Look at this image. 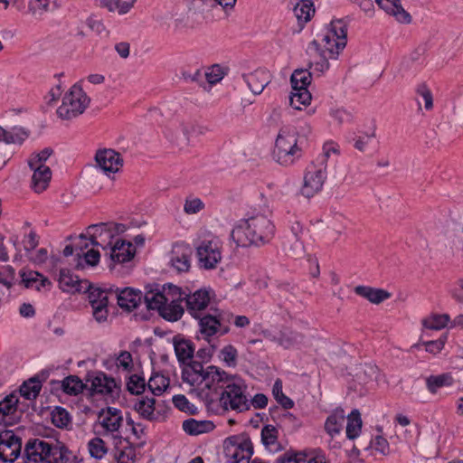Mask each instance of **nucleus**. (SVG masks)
<instances>
[{"label": "nucleus", "instance_id": "f257e3e1", "mask_svg": "<svg viewBox=\"0 0 463 463\" xmlns=\"http://www.w3.org/2000/svg\"><path fill=\"white\" fill-rule=\"evenodd\" d=\"M231 376L214 365L204 368L202 363L196 361H191L182 372L183 381L190 384L211 409L214 408L218 394Z\"/></svg>", "mask_w": 463, "mask_h": 463}, {"label": "nucleus", "instance_id": "f03ea898", "mask_svg": "<svg viewBox=\"0 0 463 463\" xmlns=\"http://www.w3.org/2000/svg\"><path fill=\"white\" fill-rule=\"evenodd\" d=\"M275 226L264 214L241 220L232 230L231 238L239 247L261 246L273 238Z\"/></svg>", "mask_w": 463, "mask_h": 463}, {"label": "nucleus", "instance_id": "7ed1b4c3", "mask_svg": "<svg viewBox=\"0 0 463 463\" xmlns=\"http://www.w3.org/2000/svg\"><path fill=\"white\" fill-rule=\"evenodd\" d=\"M24 463H71L76 459L65 445L43 439H30L25 443Z\"/></svg>", "mask_w": 463, "mask_h": 463}, {"label": "nucleus", "instance_id": "20e7f679", "mask_svg": "<svg viewBox=\"0 0 463 463\" xmlns=\"http://www.w3.org/2000/svg\"><path fill=\"white\" fill-rule=\"evenodd\" d=\"M248 386L243 379L232 375L218 394L213 409L222 411H234L244 412L249 411Z\"/></svg>", "mask_w": 463, "mask_h": 463}, {"label": "nucleus", "instance_id": "39448f33", "mask_svg": "<svg viewBox=\"0 0 463 463\" xmlns=\"http://www.w3.org/2000/svg\"><path fill=\"white\" fill-rule=\"evenodd\" d=\"M302 156V149L298 145L295 132L281 128L273 150L274 159L281 165H292Z\"/></svg>", "mask_w": 463, "mask_h": 463}, {"label": "nucleus", "instance_id": "423d86ee", "mask_svg": "<svg viewBox=\"0 0 463 463\" xmlns=\"http://www.w3.org/2000/svg\"><path fill=\"white\" fill-rule=\"evenodd\" d=\"M347 27L342 20L332 21L330 27L323 33L321 51L326 52L330 59H336L340 51L346 45Z\"/></svg>", "mask_w": 463, "mask_h": 463}, {"label": "nucleus", "instance_id": "0eeeda50", "mask_svg": "<svg viewBox=\"0 0 463 463\" xmlns=\"http://www.w3.org/2000/svg\"><path fill=\"white\" fill-rule=\"evenodd\" d=\"M90 103V99L77 84L71 88L61 105L57 109L58 116L62 119H71L82 114Z\"/></svg>", "mask_w": 463, "mask_h": 463}, {"label": "nucleus", "instance_id": "6e6552de", "mask_svg": "<svg viewBox=\"0 0 463 463\" xmlns=\"http://www.w3.org/2000/svg\"><path fill=\"white\" fill-rule=\"evenodd\" d=\"M83 292L88 293L89 302L92 307L93 317L96 321L99 323L106 321L109 315V298L113 295V292H110L109 288H101L91 285L90 282L89 287Z\"/></svg>", "mask_w": 463, "mask_h": 463}, {"label": "nucleus", "instance_id": "1a4fd4ad", "mask_svg": "<svg viewBox=\"0 0 463 463\" xmlns=\"http://www.w3.org/2000/svg\"><path fill=\"white\" fill-rule=\"evenodd\" d=\"M222 244L218 239L204 240L196 247V255L201 268L213 269L222 260Z\"/></svg>", "mask_w": 463, "mask_h": 463}, {"label": "nucleus", "instance_id": "9d476101", "mask_svg": "<svg viewBox=\"0 0 463 463\" xmlns=\"http://www.w3.org/2000/svg\"><path fill=\"white\" fill-rule=\"evenodd\" d=\"M224 454L226 463H250L253 455V446L250 439L238 441L237 438L232 437L224 443Z\"/></svg>", "mask_w": 463, "mask_h": 463}, {"label": "nucleus", "instance_id": "9b49d317", "mask_svg": "<svg viewBox=\"0 0 463 463\" xmlns=\"http://www.w3.org/2000/svg\"><path fill=\"white\" fill-rule=\"evenodd\" d=\"M186 292L181 288L169 284L163 286L162 289L149 290L144 296L145 303L150 305L156 303L162 304L166 302L182 303L185 299Z\"/></svg>", "mask_w": 463, "mask_h": 463}, {"label": "nucleus", "instance_id": "f8f14e48", "mask_svg": "<svg viewBox=\"0 0 463 463\" xmlns=\"http://www.w3.org/2000/svg\"><path fill=\"white\" fill-rule=\"evenodd\" d=\"M326 165L322 162L318 167L312 165L307 169L304 175V184L301 188L302 195L310 198L322 189L326 179Z\"/></svg>", "mask_w": 463, "mask_h": 463}, {"label": "nucleus", "instance_id": "ddd939ff", "mask_svg": "<svg viewBox=\"0 0 463 463\" xmlns=\"http://www.w3.org/2000/svg\"><path fill=\"white\" fill-rule=\"evenodd\" d=\"M22 439L12 430L0 432V459L13 463L21 455Z\"/></svg>", "mask_w": 463, "mask_h": 463}, {"label": "nucleus", "instance_id": "4468645a", "mask_svg": "<svg viewBox=\"0 0 463 463\" xmlns=\"http://www.w3.org/2000/svg\"><path fill=\"white\" fill-rule=\"evenodd\" d=\"M195 318L199 321V331L206 340L218 334L223 335L230 330L228 326L222 324L221 314L217 309L213 314H201Z\"/></svg>", "mask_w": 463, "mask_h": 463}, {"label": "nucleus", "instance_id": "2eb2a0df", "mask_svg": "<svg viewBox=\"0 0 463 463\" xmlns=\"http://www.w3.org/2000/svg\"><path fill=\"white\" fill-rule=\"evenodd\" d=\"M192 248L185 242H175L170 252L169 264L178 272H186L190 269Z\"/></svg>", "mask_w": 463, "mask_h": 463}, {"label": "nucleus", "instance_id": "dca6fc26", "mask_svg": "<svg viewBox=\"0 0 463 463\" xmlns=\"http://www.w3.org/2000/svg\"><path fill=\"white\" fill-rule=\"evenodd\" d=\"M95 160L97 166L106 175L118 172L123 165L120 154L108 148L98 150Z\"/></svg>", "mask_w": 463, "mask_h": 463}, {"label": "nucleus", "instance_id": "f3484780", "mask_svg": "<svg viewBox=\"0 0 463 463\" xmlns=\"http://www.w3.org/2000/svg\"><path fill=\"white\" fill-rule=\"evenodd\" d=\"M110 292H113L118 305L127 310L131 311L137 307L142 300V292L132 288H119L117 287H109Z\"/></svg>", "mask_w": 463, "mask_h": 463}, {"label": "nucleus", "instance_id": "a211bd4d", "mask_svg": "<svg viewBox=\"0 0 463 463\" xmlns=\"http://www.w3.org/2000/svg\"><path fill=\"white\" fill-rule=\"evenodd\" d=\"M195 131V127L188 122L173 124L167 130V138L180 149L187 147L190 144V136Z\"/></svg>", "mask_w": 463, "mask_h": 463}, {"label": "nucleus", "instance_id": "6ab92c4d", "mask_svg": "<svg viewBox=\"0 0 463 463\" xmlns=\"http://www.w3.org/2000/svg\"><path fill=\"white\" fill-rule=\"evenodd\" d=\"M185 297L187 311L194 317L203 314L210 302L209 292L205 289H198L193 294L185 295Z\"/></svg>", "mask_w": 463, "mask_h": 463}, {"label": "nucleus", "instance_id": "aec40b11", "mask_svg": "<svg viewBox=\"0 0 463 463\" xmlns=\"http://www.w3.org/2000/svg\"><path fill=\"white\" fill-rule=\"evenodd\" d=\"M99 421L103 429V434H114L122 425L123 417L119 410L109 407L99 415Z\"/></svg>", "mask_w": 463, "mask_h": 463}, {"label": "nucleus", "instance_id": "412c9836", "mask_svg": "<svg viewBox=\"0 0 463 463\" xmlns=\"http://www.w3.org/2000/svg\"><path fill=\"white\" fill-rule=\"evenodd\" d=\"M148 309L157 310L158 314L165 320L175 322L179 320L184 315V309L182 303H156L150 305L146 303Z\"/></svg>", "mask_w": 463, "mask_h": 463}, {"label": "nucleus", "instance_id": "4be33fe9", "mask_svg": "<svg viewBox=\"0 0 463 463\" xmlns=\"http://www.w3.org/2000/svg\"><path fill=\"white\" fill-rule=\"evenodd\" d=\"M242 78L249 89L255 95L260 94L264 88L270 82L269 71L263 69H258L250 73L243 74Z\"/></svg>", "mask_w": 463, "mask_h": 463}, {"label": "nucleus", "instance_id": "5701e85b", "mask_svg": "<svg viewBox=\"0 0 463 463\" xmlns=\"http://www.w3.org/2000/svg\"><path fill=\"white\" fill-rule=\"evenodd\" d=\"M307 52L311 59L309 62L310 68L313 67L315 71L319 72H324L329 68V55L321 51L320 44L317 40H314L310 43L307 48Z\"/></svg>", "mask_w": 463, "mask_h": 463}, {"label": "nucleus", "instance_id": "b1692460", "mask_svg": "<svg viewBox=\"0 0 463 463\" xmlns=\"http://www.w3.org/2000/svg\"><path fill=\"white\" fill-rule=\"evenodd\" d=\"M381 9L392 15L399 23L410 24L411 16L404 10L400 0H375Z\"/></svg>", "mask_w": 463, "mask_h": 463}, {"label": "nucleus", "instance_id": "393cba45", "mask_svg": "<svg viewBox=\"0 0 463 463\" xmlns=\"http://www.w3.org/2000/svg\"><path fill=\"white\" fill-rule=\"evenodd\" d=\"M31 163L30 168L33 171L32 176V187L36 193L44 191L52 178V171L47 165H36Z\"/></svg>", "mask_w": 463, "mask_h": 463}, {"label": "nucleus", "instance_id": "a878e982", "mask_svg": "<svg viewBox=\"0 0 463 463\" xmlns=\"http://www.w3.org/2000/svg\"><path fill=\"white\" fill-rule=\"evenodd\" d=\"M19 398L15 393L7 395L0 401V424L12 425L17 411Z\"/></svg>", "mask_w": 463, "mask_h": 463}, {"label": "nucleus", "instance_id": "bb28decb", "mask_svg": "<svg viewBox=\"0 0 463 463\" xmlns=\"http://www.w3.org/2000/svg\"><path fill=\"white\" fill-rule=\"evenodd\" d=\"M135 251V248L131 242L124 240H117L110 249V259L114 262L125 263L134 257Z\"/></svg>", "mask_w": 463, "mask_h": 463}, {"label": "nucleus", "instance_id": "cd10ccee", "mask_svg": "<svg viewBox=\"0 0 463 463\" xmlns=\"http://www.w3.org/2000/svg\"><path fill=\"white\" fill-rule=\"evenodd\" d=\"M173 344L177 360L181 364H184L187 361L192 360L194 354V345L191 340L177 335L174 336Z\"/></svg>", "mask_w": 463, "mask_h": 463}, {"label": "nucleus", "instance_id": "c85d7f7f", "mask_svg": "<svg viewBox=\"0 0 463 463\" xmlns=\"http://www.w3.org/2000/svg\"><path fill=\"white\" fill-rule=\"evenodd\" d=\"M59 284L63 291L81 292L89 287L88 280H80L77 276H73L69 270L61 269L60 272Z\"/></svg>", "mask_w": 463, "mask_h": 463}, {"label": "nucleus", "instance_id": "c756f323", "mask_svg": "<svg viewBox=\"0 0 463 463\" xmlns=\"http://www.w3.org/2000/svg\"><path fill=\"white\" fill-rule=\"evenodd\" d=\"M90 388L94 393L112 394L114 390L118 388V383L114 378L99 372L92 377Z\"/></svg>", "mask_w": 463, "mask_h": 463}, {"label": "nucleus", "instance_id": "7c9ffc66", "mask_svg": "<svg viewBox=\"0 0 463 463\" xmlns=\"http://www.w3.org/2000/svg\"><path fill=\"white\" fill-rule=\"evenodd\" d=\"M354 291L356 295L376 305L391 298V294L387 290L369 286H356Z\"/></svg>", "mask_w": 463, "mask_h": 463}, {"label": "nucleus", "instance_id": "2f4dec72", "mask_svg": "<svg viewBox=\"0 0 463 463\" xmlns=\"http://www.w3.org/2000/svg\"><path fill=\"white\" fill-rule=\"evenodd\" d=\"M214 429L211 420H197L194 419L185 420L183 422V430L189 435H200L210 432Z\"/></svg>", "mask_w": 463, "mask_h": 463}, {"label": "nucleus", "instance_id": "473e14b6", "mask_svg": "<svg viewBox=\"0 0 463 463\" xmlns=\"http://www.w3.org/2000/svg\"><path fill=\"white\" fill-rule=\"evenodd\" d=\"M345 415L343 409L335 410L326 419L325 429L330 436L339 434L343 429Z\"/></svg>", "mask_w": 463, "mask_h": 463}, {"label": "nucleus", "instance_id": "72a5a7b5", "mask_svg": "<svg viewBox=\"0 0 463 463\" xmlns=\"http://www.w3.org/2000/svg\"><path fill=\"white\" fill-rule=\"evenodd\" d=\"M195 12H203L216 5H221L223 9H232L236 0H188Z\"/></svg>", "mask_w": 463, "mask_h": 463}, {"label": "nucleus", "instance_id": "f704fd0d", "mask_svg": "<svg viewBox=\"0 0 463 463\" xmlns=\"http://www.w3.org/2000/svg\"><path fill=\"white\" fill-rule=\"evenodd\" d=\"M107 223L91 224L87 228L86 234L90 238V244L93 246H101L102 242L99 241V238L105 239L112 238V232L107 228Z\"/></svg>", "mask_w": 463, "mask_h": 463}, {"label": "nucleus", "instance_id": "c9c22d12", "mask_svg": "<svg viewBox=\"0 0 463 463\" xmlns=\"http://www.w3.org/2000/svg\"><path fill=\"white\" fill-rule=\"evenodd\" d=\"M155 402L154 398L142 397L136 401L134 409L143 419L153 420L156 419Z\"/></svg>", "mask_w": 463, "mask_h": 463}, {"label": "nucleus", "instance_id": "e433bc0d", "mask_svg": "<svg viewBox=\"0 0 463 463\" xmlns=\"http://www.w3.org/2000/svg\"><path fill=\"white\" fill-rule=\"evenodd\" d=\"M362 429V419L358 410H354L347 416L346 437L349 439H356Z\"/></svg>", "mask_w": 463, "mask_h": 463}, {"label": "nucleus", "instance_id": "4c0bfd02", "mask_svg": "<svg viewBox=\"0 0 463 463\" xmlns=\"http://www.w3.org/2000/svg\"><path fill=\"white\" fill-rule=\"evenodd\" d=\"M294 13L299 23H307L315 13L314 3L311 0H300L296 5Z\"/></svg>", "mask_w": 463, "mask_h": 463}, {"label": "nucleus", "instance_id": "58836bf2", "mask_svg": "<svg viewBox=\"0 0 463 463\" xmlns=\"http://www.w3.org/2000/svg\"><path fill=\"white\" fill-rule=\"evenodd\" d=\"M303 336L290 330L281 331L274 340L285 349L292 348L301 343Z\"/></svg>", "mask_w": 463, "mask_h": 463}, {"label": "nucleus", "instance_id": "ea45409f", "mask_svg": "<svg viewBox=\"0 0 463 463\" xmlns=\"http://www.w3.org/2000/svg\"><path fill=\"white\" fill-rule=\"evenodd\" d=\"M278 430L273 425H266L261 430V440L263 445L269 450H278Z\"/></svg>", "mask_w": 463, "mask_h": 463}, {"label": "nucleus", "instance_id": "a19ab883", "mask_svg": "<svg viewBox=\"0 0 463 463\" xmlns=\"http://www.w3.org/2000/svg\"><path fill=\"white\" fill-rule=\"evenodd\" d=\"M293 91L289 96V103L295 109H301V106L309 104L311 100V94L307 89H292Z\"/></svg>", "mask_w": 463, "mask_h": 463}, {"label": "nucleus", "instance_id": "79ce46f5", "mask_svg": "<svg viewBox=\"0 0 463 463\" xmlns=\"http://www.w3.org/2000/svg\"><path fill=\"white\" fill-rule=\"evenodd\" d=\"M169 378L160 373L153 374L147 383V387L154 395H161L169 386Z\"/></svg>", "mask_w": 463, "mask_h": 463}, {"label": "nucleus", "instance_id": "37998d69", "mask_svg": "<svg viewBox=\"0 0 463 463\" xmlns=\"http://www.w3.org/2000/svg\"><path fill=\"white\" fill-rule=\"evenodd\" d=\"M42 383L35 378L24 382L20 387V394L26 400H34L40 393Z\"/></svg>", "mask_w": 463, "mask_h": 463}, {"label": "nucleus", "instance_id": "c03bdc74", "mask_svg": "<svg viewBox=\"0 0 463 463\" xmlns=\"http://www.w3.org/2000/svg\"><path fill=\"white\" fill-rule=\"evenodd\" d=\"M136 0H102V5L109 12H118L119 14H125L133 7Z\"/></svg>", "mask_w": 463, "mask_h": 463}, {"label": "nucleus", "instance_id": "a18cd8bd", "mask_svg": "<svg viewBox=\"0 0 463 463\" xmlns=\"http://www.w3.org/2000/svg\"><path fill=\"white\" fill-rule=\"evenodd\" d=\"M452 383V377L448 373L431 375L427 378L426 384L431 393H436L438 389L449 386Z\"/></svg>", "mask_w": 463, "mask_h": 463}, {"label": "nucleus", "instance_id": "49530a36", "mask_svg": "<svg viewBox=\"0 0 463 463\" xmlns=\"http://www.w3.org/2000/svg\"><path fill=\"white\" fill-rule=\"evenodd\" d=\"M62 390L70 395H77L84 389V384L77 376H68L61 383Z\"/></svg>", "mask_w": 463, "mask_h": 463}, {"label": "nucleus", "instance_id": "de8ad7c7", "mask_svg": "<svg viewBox=\"0 0 463 463\" xmlns=\"http://www.w3.org/2000/svg\"><path fill=\"white\" fill-rule=\"evenodd\" d=\"M274 463H318L316 458L307 459V455L302 452L288 451L276 459Z\"/></svg>", "mask_w": 463, "mask_h": 463}, {"label": "nucleus", "instance_id": "09e8293b", "mask_svg": "<svg viewBox=\"0 0 463 463\" xmlns=\"http://www.w3.org/2000/svg\"><path fill=\"white\" fill-rule=\"evenodd\" d=\"M292 89H307L311 82V73L307 70H295L290 78Z\"/></svg>", "mask_w": 463, "mask_h": 463}, {"label": "nucleus", "instance_id": "8fccbe9b", "mask_svg": "<svg viewBox=\"0 0 463 463\" xmlns=\"http://www.w3.org/2000/svg\"><path fill=\"white\" fill-rule=\"evenodd\" d=\"M52 422L57 428H66L71 423L69 412L62 407H55L51 413Z\"/></svg>", "mask_w": 463, "mask_h": 463}, {"label": "nucleus", "instance_id": "3c124183", "mask_svg": "<svg viewBox=\"0 0 463 463\" xmlns=\"http://www.w3.org/2000/svg\"><path fill=\"white\" fill-rule=\"evenodd\" d=\"M284 247L291 257L295 259L301 258L305 253L301 240L291 239L289 236L285 237Z\"/></svg>", "mask_w": 463, "mask_h": 463}, {"label": "nucleus", "instance_id": "603ef678", "mask_svg": "<svg viewBox=\"0 0 463 463\" xmlns=\"http://www.w3.org/2000/svg\"><path fill=\"white\" fill-rule=\"evenodd\" d=\"M449 321V317L447 314L434 315L424 320L423 325L426 328L439 330L445 327Z\"/></svg>", "mask_w": 463, "mask_h": 463}, {"label": "nucleus", "instance_id": "864d4df0", "mask_svg": "<svg viewBox=\"0 0 463 463\" xmlns=\"http://www.w3.org/2000/svg\"><path fill=\"white\" fill-rule=\"evenodd\" d=\"M145 379L137 374H133L128 378L127 383L128 391L136 395L141 394L146 389Z\"/></svg>", "mask_w": 463, "mask_h": 463}, {"label": "nucleus", "instance_id": "5fc2aeb1", "mask_svg": "<svg viewBox=\"0 0 463 463\" xmlns=\"http://www.w3.org/2000/svg\"><path fill=\"white\" fill-rule=\"evenodd\" d=\"M89 451L91 457L101 458L107 453L105 442L100 438H94L89 441Z\"/></svg>", "mask_w": 463, "mask_h": 463}, {"label": "nucleus", "instance_id": "6e6d98bb", "mask_svg": "<svg viewBox=\"0 0 463 463\" xmlns=\"http://www.w3.org/2000/svg\"><path fill=\"white\" fill-rule=\"evenodd\" d=\"M237 356H238V352H237L236 348L232 345H228L221 350L220 358L228 366H235Z\"/></svg>", "mask_w": 463, "mask_h": 463}, {"label": "nucleus", "instance_id": "4d7b16f0", "mask_svg": "<svg viewBox=\"0 0 463 463\" xmlns=\"http://www.w3.org/2000/svg\"><path fill=\"white\" fill-rule=\"evenodd\" d=\"M416 93L424 101V107L427 110L433 108V97L430 89L425 84H420L416 89Z\"/></svg>", "mask_w": 463, "mask_h": 463}, {"label": "nucleus", "instance_id": "13d9d810", "mask_svg": "<svg viewBox=\"0 0 463 463\" xmlns=\"http://www.w3.org/2000/svg\"><path fill=\"white\" fill-rule=\"evenodd\" d=\"M224 76V72L222 67L218 64H215L208 69L205 72V79L210 84H216L219 82Z\"/></svg>", "mask_w": 463, "mask_h": 463}, {"label": "nucleus", "instance_id": "bf43d9fd", "mask_svg": "<svg viewBox=\"0 0 463 463\" xmlns=\"http://www.w3.org/2000/svg\"><path fill=\"white\" fill-rule=\"evenodd\" d=\"M90 244V238L86 233H81L74 238L73 246L79 258H81L82 253L88 249Z\"/></svg>", "mask_w": 463, "mask_h": 463}, {"label": "nucleus", "instance_id": "052dcab7", "mask_svg": "<svg viewBox=\"0 0 463 463\" xmlns=\"http://www.w3.org/2000/svg\"><path fill=\"white\" fill-rule=\"evenodd\" d=\"M330 116L337 124L347 123L352 120V114L344 109H333L330 110Z\"/></svg>", "mask_w": 463, "mask_h": 463}, {"label": "nucleus", "instance_id": "680f3d73", "mask_svg": "<svg viewBox=\"0 0 463 463\" xmlns=\"http://www.w3.org/2000/svg\"><path fill=\"white\" fill-rule=\"evenodd\" d=\"M204 204L199 198L186 199L184 210L187 214H194L203 208Z\"/></svg>", "mask_w": 463, "mask_h": 463}, {"label": "nucleus", "instance_id": "e2e57ef3", "mask_svg": "<svg viewBox=\"0 0 463 463\" xmlns=\"http://www.w3.org/2000/svg\"><path fill=\"white\" fill-rule=\"evenodd\" d=\"M116 458L118 463H134L136 458L135 450L130 447H127L119 450Z\"/></svg>", "mask_w": 463, "mask_h": 463}, {"label": "nucleus", "instance_id": "0e129e2a", "mask_svg": "<svg viewBox=\"0 0 463 463\" xmlns=\"http://www.w3.org/2000/svg\"><path fill=\"white\" fill-rule=\"evenodd\" d=\"M28 137V133L23 128H14L8 136V144H22Z\"/></svg>", "mask_w": 463, "mask_h": 463}, {"label": "nucleus", "instance_id": "69168bd1", "mask_svg": "<svg viewBox=\"0 0 463 463\" xmlns=\"http://www.w3.org/2000/svg\"><path fill=\"white\" fill-rule=\"evenodd\" d=\"M49 0H32L29 10L33 14H43L48 11Z\"/></svg>", "mask_w": 463, "mask_h": 463}, {"label": "nucleus", "instance_id": "338daca9", "mask_svg": "<svg viewBox=\"0 0 463 463\" xmlns=\"http://www.w3.org/2000/svg\"><path fill=\"white\" fill-rule=\"evenodd\" d=\"M52 154V149L50 147H46L43 150H42L40 153L35 154L33 156L29 161L28 164L31 165V163H36V165H45V161L51 156Z\"/></svg>", "mask_w": 463, "mask_h": 463}, {"label": "nucleus", "instance_id": "774afa93", "mask_svg": "<svg viewBox=\"0 0 463 463\" xmlns=\"http://www.w3.org/2000/svg\"><path fill=\"white\" fill-rule=\"evenodd\" d=\"M446 339L447 337L444 336L437 340L425 342L424 345L426 351L431 354L439 353L445 345Z\"/></svg>", "mask_w": 463, "mask_h": 463}]
</instances>
